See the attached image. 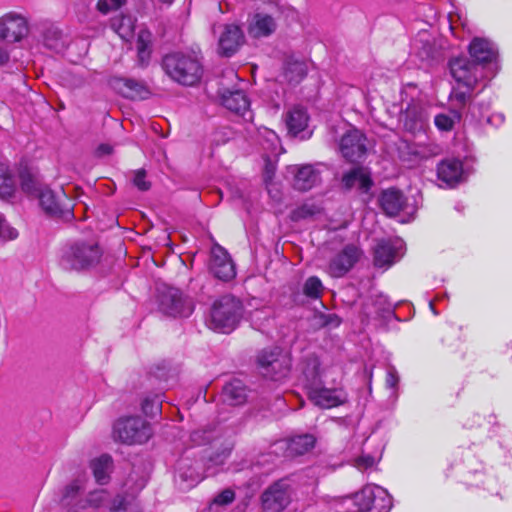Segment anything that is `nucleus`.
Wrapping results in <instances>:
<instances>
[{
  "label": "nucleus",
  "instance_id": "1",
  "mask_svg": "<svg viewBox=\"0 0 512 512\" xmlns=\"http://www.w3.org/2000/svg\"><path fill=\"white\" fill-rule=\"evenodd\" d=\"M162 67L175 82L193 86L203 75V66L194 53L173 52L163 57Z\"/></svg>",
  "mask_w": 512,
  "mask_h": 512
},
{
  "label": "nucleus",
  "instance_id": "18",
  "mask_svg": "<svg viewBox=\"0 0 512 512\" xmlns=\"http://www.w3.org/2000/svg\"><path fill=\"white\" fill-rule=\"evenodd\" d=\"M27 33L28 24L23 16L10 12L0 18V40L18 42Z\"/></svg>",
  "mask_w": 512,
  "mask_h": 512
},
{
  "label": "nucleus",
  "instance_id": "30",
  "mask_svg": "<svg viewBox=\"0 0 512 512\" xmlns=\"http://www.w3.org/2000/svg\"><path fill=\"white\" fill-rule=\"evenodd\" d=\"M438 178L445 182L448 188H454L456 184L463 181V164L459 159L443 160L437 169Z\"/></svg>",
  "mask_w": 512,
  "mask_h": 512
},
{
  "label": "nucleus",
  "instance_id": "45",
  "mask_svg": "<svg viewBox=\"0 0 512 512\" xmlns=\"http://www.w3.org/2000/svg\"><path fill=\"white\" fill-rule=\"evenodd\" d=\"M257 141L266 151L275 152L279 145V138L277 134L266 127H261L257 130Z\"/></svg>",
  "mask_w": 512,
  "mask_h": 512
},
{
  "label": "nucleus",
  "instance_id": "49",
  "mask_svg": "<svg viewBox=\"0 0 512 512\" xmlns=\"http://www.w3.org/2000/svg\"><path fill=\"white\" fill-rule=\"evenodd\" d=\"M126 4V0H99L97 9L102 14H107L111 11L117 10Z\"/></svg>",
  "mask_w": 512,
  "mask_h": 512
},
{
  "label": "nucleus",
  "instance_id": "55",
  "mask_svg": "<svg viewBox=\"0 0 512 512\" xmlns=\"http://www.w3.org/2000/svg\"><path fill=\"white\" fill-rule=\"evenodd\" d=\"M322 324L328 327H338L341 324V319L337 314H322Z\"/></svg>",
  "mask_w": 512,
  "mask_h": 512
},
{
  "label": "nucleus",
  "instance_id": "60",
  "mask_svg": "<svg viewBox=\"0 0 512 512\" xmlns=\"http://www.w3.org/2000/svg\"><path fill=\"white\" fill-rule=\"evenodd\" d=\"M3 196V199L10 200L13 199L15 194L9 193V194H1Z\"/></svg>",
  "mask_w": 512,
  "mask_h": 512
},
{
  "label": "nucleus",
  "instance_id": "57",
  "mask_svg": "<svg viewBox=\"0 0 512 512\" xmlns=\"http://www.w3.org/2000/svg\"><path fill=\"white\" fill-rule=\"evenodd\" d=\"M138 61L141 66H146L150 60L151 49H137Z\"/></svg>",
  "mask_w": 512,
  "mask_h": 512
},
{
  "label": "nucleus",
  "instance_id": "21",
  "mask_svg": "<svg viewBox=\"0 0 512 512\" xmlns=\"http://www.w3.org/2000/svg\"><path fill=\"white\" fill-rule=\"evenodd\" d=\"M316 438L312 434H301L275 442L273 452L283 451L285 457H294L309 452L315 446Z\"/></svg>",
  "mask_w": 512,
  "mask_h": 512
},
{
  "label": "nucleus",
  "instance_id": "28",
  "mask_svg": "<svg viewBox=\"0 0 512 512\" xmlns=\"http://www.w3.org/2000/svg\"><path fill=\"white\" fill-rule=\"evenodd\" d=\"M233 447L234 440L232 437H226L215 447L216 451L210 454L202 464L204 472L208 477L215 475L219 471V468L224 465L229 457Z\"/></svg>",
  "mask_w": 512,
  "mask_h": 512
},
{
  "label": "nucleus",
  "instance_id": "61",
  "mask_svg": "<svg viewBox=\"0 0 512 512\" xmlns=\"http://www.w3.org/2000/svg\"><path fill=\"white\" fill-rule=\"evenodd\" d=\"M382 192H391V193H394V192H399L397 189L395 188H389L387 190H383Z\"/></svg>",
  "mask_w": 512,
  "mask_h": 512
},
{
  "label": "nucleus",
  "instance_id": "31",
  "mask_svg": "<svg viewBox=\"0 0 512 512\" xmlns=\"http://www.w3.org/2000/svg\"><path fill=\"white\" fill-rule=\"evenodd\" d=\"M222 400L230 406H239L247 400V389L239 379H233L223 386Z\"/></svg>",
  "mask_w": 512,
  "mask_h": 512
},
{
  "label": "nucleus",
  "instance_id": "62",
  "mask_svg": "<svg viewBox=\"0 0 512 512\" xmlns=\"http://www.w3.org/2000/svg\"><path fill=\"white\" fill-rule=\"evenodd\" d=\"M160 2H163L165 4H171L173 0H159Z\"/></svg>",
  "mask_w": 512,
  "mask_h": 512
},
{
  "label": "nucleus",
  "instance_id": "5",
  "mask_svg": "<svg viewBox=\"0 0 512 512\" xmlns=\"http://www.w3.org/2000/svg\"><path fill=\"white\" fill-rule=\"evenodd\" d=\"M82 490L79 480H74L65 487L62 504L67 512H91L107 501V492L104 489L94 490L85 497L81 494Z\"/></svg>",
  "mask_w": 512,
  "mask_h": 512
},
{
  "label": "nucleus",
  "instance_id": "40",
  "mask_svg": "<svg viewBox=\"0 0 512 512\" xmlns=\"http://www.w3.org/2000/svg\"><path fill=\"white\" fill-rule=\"evenodd\" d=\"M473 91L474 89L465 88V90H462L460 87L453 88L450 93V100L454 105L453 109H459L462 113L468 106V111H470L474 99Z\"/></svg>",
  "mask_w": 512,
  "mask_h": 512
},
{
  "label": "nucleus",
  "instance_id": "4",
  "mask_svg": "<svg viewBox=\"0 0 512 512\" xmlns=\"http://www.w3.org/2000/svg\"><path fill=\"white\" fill-rule=\"evenodd\" d=\"M449 68L453 79L467 89H475L480 81L491 79L496 75V69L481 66L475 60L466 56L451 59Z\"/></svg>",
  "mask_w": 512,
  "mask_h": 512
},
{
  "label": "nucleus",
  "instance_id": "36",
  "mask_svg": "<svg viewBox=\"0 0 512 512\" xmlns=\"http://www.w3.org/2000/svg\"><path fill=\"white\" fill-rule=\"evenodd\" d=\"M307 74V66L304 62L295 60L292 57L287 58L283 65V76L285 80L292 84H298Z\"/></svg>",
  "mask_w": 512,
  "mask_h": 512
},
{
  "label": "nucleus",
  "instance_id": "16",
  "mask_svg": "<svg viewBox=\"0 0 512 512\" xmlns=\"http://www.w3.org/2000/svg\"><path fill=\"white\" fill-rule=\"evenodd\" d=\"M362 251L355 245H346L329 262L328 273L335 278L343 277L358 262Z\"/></svg>",
  "mask_w": 512,
  "mask_h": 512
},
{
  "label": "nucleus",
  "instance_id": "25",
  "mask_svg": "<svg viewBox=\"0 0 512 512\" xmlns=\"http://www.w3.org/2000/svg\"><path fill=\"white\" fill-rule=\"evenodd\" d=\"M109 86L128 99L143 98L148 93L146 85L139 80L125 78L120 76H112L108 80Z\"/></svg>",
  "mask_w": 512,
  "mask_h": 512
},
{
  "label": "nucleus",
  "instance_id": "22",
  "mask_svg": "<svg viewBox=\"0 0 512 512\" xmlns=\"http://www.w3.org/2000/svg\"><path fill=\"white\" fill-rule=\"evenodd\" d=\"M379 204L388 216H396L403 212L406 215H412L416 212L415 197L405 196V194H380Z\"/></svg>",
  "mask_w": 512,
  "mask_h": 512
},
{
  "label": "nucleus",
  "instance_id": "8",
  "mask_svg": "<svg viewBox=\"0 0 512 512\" xmlns=\"http://www.w3.org/2000/svg\"><path fill=\"white\" fill-rule=\"evenodd\" d=\"M152 429L149 423L141 417H127L119 419L113 427L115 440L124 444H143L149 440Z\"/></svg>",
  "mask_w": 512,
  "mask_h": 512
},
{
  "label": "nucleus",
  "instance_id": "58",
  "mask_svg": "<svg viewBox=\"0 0 512 512\" xmlns=\"http://www.w3.org/2000/svg\"><path fill=\"white\" fill-rule=\"evenodd\" d=\"M97 151L99 155H109L112 153V147L108 144H101Z\"/></svg>",
  "mask_w": 512,
  "mask_h": 512
},
{
  "label": "nucleus",
  "instance_id": "7",
  "mask_svg": "<svg viewBox=\"0 0 512 512\" xmlns=\"http://www.w3.org/2000/svg\"><path fill=\"white\" fill-rule=\"evenodd\" d=\"M351 500L356 507L353 512H389L392 507V498L380 486L367 485L356 492Z\"/></svg>",
  "mask_w": 512,
  "mask_h": 512
},
{
  "label": "nucleus",
  "instance_id": "27",
  "mask_svg": "<svg viewBox=\"0 0 512 512\" xmlns=\"http://www.w3.org/2000/svg\"><path fill=\"white\" fill-rule=\"evenodd\" d=\"M310 400L321 408H333L345 402V395L341 390L328 389L322 385H316L309 389Z\"/></svg>",
  "mask_w": 512,
  "mask_h": 512
},
{
  "label": "nucleus",
  "instance_id": "48",
  "mask_svg": "<svg viewBox=\"0 0 512 512\" xmlns=\"http://www.w3.org/2000/svg\"><path fill=\"white\" fill-rule=\"evenodd\" d=\"M323 292V285L320 279L316 276L309 277L303 286V293L312 299H318Z\"/></svg>",
  "mask_w": 512,
  "mask_h": 512
},
{
  "label": "nucleus",
  "instance_id": "26",
  "mask_svg": "<svg viewBox=\"0 0 512 512\" xmlns=\"http://www.w3.org/2000/svg\"><path fill=\"white\" fill-rule=\"evenodd\" d=\"M244 43V34L242 29L235 24H227L219 38V52L221 55L230 57Z\"/></svg>",
  "mask_w": 512,
  "mask_h": 512
},
{
  "label": "nucleus",
  "instance_id": "39",
  "mask_svg": "<svg viewBox=\"0 0 512 512\" xmlns=\"http://www.w3.org/2000/svg\"><path fill=\"white\" fill-rule=\"evenodd\" d=\"M19 178L23 192H46L40 186L38 172L24 166L19 171Z\"/></svg>",
  "mask_w": 512,
  "mask_h": 512
},
{
  "label": "nucleus",
  "instance_id": "47",
  "mask_svg": "<svg viewBox=\"0 0 512 512\" xmlns=\"http://www.w3.org/2000/svg\"><path fill=\"white\" fill-rule=\"evenodd\" d=\"M15 177L9 165L0 163V192H14Z\"/></svg>",
  "mask_w": 512,
  "mask_h": 512
},
{
  "label": "nucleus",
  "instance_id": "29",
  "mask_svg": "<svg viewBox=\"0 0 512 512\" xmlns=\"http://www.w3.org/2000/svg\"><path fill=\"white\" fill-rule=\"evenodd\" d=\"M226 437H232L220 426H207L205 428L194 430L190 434V441L194 446L210 444L217 447Z\"/></svg>",
  "mask_w": 512,
  "mask_h": 512
},
{
  "label": "nucleus",
  "instance_id": "12",
  "mask_svg": "<svg viewBox=\"0 0 512 512\" xmlns=\"http://www.w3.org/2000/svg\"><path fill=\"white\" fill-rule=\"evenodd\" d=\"M160 310L172 317H189L193 312L192 302L176 288H168L159 297Z\"/></svg>",
  "mask_w": 512,
  "mask_h": 512
},
{
  "label": "nucleus",
  "instance_id": "23",
  "mask_svg": "<svg viewBox=\"0 0 512 512\" xmlns=\"http://www.w3.org/2000/svg\"><path fill=\"white\" fill-rule=\"evenodd\" d=\"M470 58L481 66H489L498 70L496 59L497 50L494 44L484 38H474L469 45Z\"/></svg>",
  "mask_w": 512,
  "mask_h": 512
},
{
  "label": "nucleus",
  "instance_id": "19",
  "mask_svg": "<svg viewBox=\"0 0 512 512\" xmlns=\"http://www.w3.org/2000/svg\"><path fill=\"white\" fill-rule=\"evenodd\" d=\"M210 271L221 281L228 282L236 276L235 265L228 252L216 245L211 250Z\"/></svg>",
  "mask_w": 512,
  "mask_h": 512
},
{
  "label": "nucleus",
  "instance_id": "9",
  "mask_svg": "<svg viewBox=\"0 0 512 512\" xmlns=\"http://www.w3.org/2000/svg\"><path fill=\"white\" fill-rule=\"evenodd\" d=\"M293 489L284 479L269 485L260 495L262 512H285L292 502Z\"/></svg>",
  "mask_w": 512,
  "mask_h": 512
},
{
  "label": "nucleus",
  "instance_id": "2",
  "mask_svg": "<svg viewBox=\"0 0 512 512\" xmlns=\"http://www.w3.org/2000/svg\"><path fill=\"white\" fill-rule=\"evenodd\" d=\"M242 314V302L231 294L223 295L210 309L208 326L220 333H230L239 324Z\"/></svg>",
  "mask_w": 512,
  "mask_h": 512
},
{
  "label": "nucleus",
  "instance_id": "11",
  "mask_svg": "<svg viewBox=\"0 0 512 512\" xmlns=\"http://www.w3.org/2000/svg\"><path fill=\"white\" fill-rule=\"evenodd\" d=\"M339 151L346 161L360 162L368 151L366 135L356 128L349 129L340 139Z\"/></svg>",
  "mask_w": 512,
  "mask_h": 512
},
{
  "label": "nucleus",
  "instance_id": "44",
  "mask_svg": "<svg viewBox=\"0 0 512 512\" xmlns=\"http://www.w3.org/2000/svg\"><path fill=\"white\" fill-rule=\"evenodd\" d=\"M462 113L459 109H451L449 114L440 113L435 116L434 124L441 131H451L460 122Z\"/></svg>",
  "mask_w": 512,
  "mask_h": 512
},
{
  "label": "nucleus",
  "instance_id": "38",
  "mask_svg": "<svg viewBox=\"0 0 512 512\" xmlns=\"http://www.w3.org/2000/svg\"><path fill=\"white\" fill-rule=\"evenodd\" d=\"M43 44L50 51L60 53L66 46V40L58 28L49 26L43 32Z\"/></svg>",
  "mask_w": 512,
  "mask_h": 512
},
{
  "label": "nucleus",
  "instance_id": "20",
  "mask_svg": "<svg viewBox=\"0 0 512 512\" xmlns=\"http://www.w3.org/2000/svg\"><path fill=\"white\" fill-rule=\"evenodd\" d=\"M220 100L227 110L242 117L245 121H252L250 101L242 90L223 89L220 92Z\"/></svg>",
  "mask_w": 512,
  "mask_h": 512
},
{
  "label": "nucleus",
  "instance_id": "53",
  "mask_svg": "<svg viewBox=\"0 0 512 512\" xmlns=\"http://www.w3.org/2000/svg\"><path fill=\"white\" fill-rule=\"evenodd\" d=\"M152 45V34L148 30H140L137 41L136 48L137 49H151Z\"/></svg>",
  "mask_w": 512,
  "mask_h": 512
},
{
  "label": "nucleus",
  "instance_id": "46",
  "mask_svg": "<svg viewBox=\"0 0 512 512\" xmlns=\"http://www.w3.org/2000/svg\"><path fill=\"white\" fill-rule=\"evenodd\" d=\"M142 411L149 417H155L161 412L162 398L161 395L155 394L153 396H147L141 403Z\"/></svg>",
  "mask_w": 512,
  "mask_h": 512
},
{
  "label": "nucleus",
  "instance_id": "41",
  "mask_svg": "<svg viewBox=\"0 0 512 512\" xmlns=\"http://www.w3.org/2000/svg\"><path fill=\"white\" fill-rule=\"evenodd\" d=\"M406 131L415 133L423 128L422 115L416 107H408L401 115Z\"/></svg>",
  "mask_w": 512,
  "mask_h": 512
},
{
  "label": "nucleus",
  "instance_id": "35",
  "mask_svg": "<svg viewBox=\"0 0 512 512\" xmlns=\"http://www.w3.org/2000/svg\"><path fill=\"white\" fill-rule=\"evenodd\" d=\"M179 477L190 486L201 482L205 477H208L204 472V468L197 461L193 466L187 464V460L182 459L178 464Z\"/></svg>",
  "mask_w": 512,
  "mask_h": 512
},
{
  "label": "nucleus",
  "instance_id": "56",
  "mask_svg": "<svg viewBox=\"0 0 512 512\" xmlns=\"http://www.w3.org/2000/svg\"><path fill=\"white\" fill-rule=\"evenodd\" d=\"M374 459L371 456H362L356 459V467L358 469H367L372 467Z\"/></svg>",
  "mask_w": 512,
  "mask_h": 512
},
{
  "label": "nucleus",
  "instance_id": "6",
  "mask_svg": "<svg viewBox=\"0 0 512 512\" xmlns=\"http://www.w3.org/2000/svg\"><path fill=\"white\" fill-rule=\"evenodd\" d=\"M257 364L265 378L280 381L289 375L292 360L288 352L279 347H273L259 352Z\"/></svg>",
  "mask_w": 512,
  "mask_h": 512
},
{
  "label": "nucleus",
  "instance_id": "13",
  "mask_svg": "<svg viewBox=\"0 0 512 512\" xmlns=\"http://www.w3.org/2000/svg\"><path fill=\"white\" fill-rule=\"evenodd\" d=\"M405 244L399 238L382 239L373 249V263L378 268H389L404 254Z\"/></svg>",
  "mask_w": 512,
  "mask_h": 512
},
{
  "label": "nucleus",
  "instance_id": "54",
  "mask_svg": "<svg viewBox=\"0 0 512 512\" xmlns=\"http://www.w3.org/2000/svg\"><path fill=\"white\" fill-rule=\"evenodd\" d=\"M399 383V375L394 367H390L386 375V385L391 389H396Z\"/></svg>",
  "mask_w": 512,
  "mask_h": 512
},
{
  "label": "nucleus",
  "instance_id": "17",
  "mask_svg": "<svg viewBox=\"0 0 512 512\" xmlns=\"http://www.w3.org/2000/svg\"><path fill=\"white\" fill-rule=\"evenodd\" d=\"M134 478L130 475L129 479L125 483V486L130 491V493H126L124 495H117L112 503L110 508L111 512H141V507L138 500L135 497V494L140 492L147 484V479L145 477H140L135 480V485H130V482L133 481Z\"/></svg>",
  "mask_w": 512,
  "mask_h": 512
},
{
  "label": "nucleus",
  "instance_id": "14",
  "mask_svg": "<svg viewBox=\"0 0 512 512\" xmlns=\"http://www.w3.org/2000/svg\"><path fill=\"white\" fill-rule=\"evenodd\" d=\"M42 210L50 217L69 218L73 216L74 199L69 194H34Z\"/></svg>",
  "mask_w": 512,
  "mask_h": 512
},
{
  "label": "nucleus",
  "instance_id": "24",
  "mask_svg": "<svg viewBox=\"0 0 512 512\" xmlns=\"http://www.w3.org/2000/svg\"><path fill=\"white\" fill-rule=\"evenodd\" d=\"M342 187L351 190L358 189L363 192H368L374 182L372 179L371 171L365 166H356L343 173L341 177Z\"/></svg>",
  "mask_w": 512,
  "mask_h": 512
},
{
  "label": "nucleus",
  "instance_id": "33",
  "mask_svg": "<svg viewBox=\"0 0 512 512\" xmlns=\"http://www.w3.org/2000/svg\"><path fill=\"white\" fill-rule=\"evenodd\" d=\"M302 372L306 380V387L308 389L316 385H322L323 382L321 380V362L316 355L311 354L304 358Z\"/></svg>",
  "mask_w": 512,
  "mask_h": 512
},
{
  "label": "nucleus",
  "instance_id": "42",
  "mask_svg": "<svg viewBox=\"0 0 512 512\" xmlns=\"http://www.w3.org/2000/svg\"><path fill=\"white\" fill-rule=\"evenodd\" d=\"M111 28L124 40L134 34V21L130 16H118L111 19Z\"/></svg>",
  "mask_w": 512,
  "mask_h": 512
},
{
  "label": "nucleus",
  "instance_id": "52",
  "mask_svg": "<svg viewBox=\"0 0 512 512\" xmlns=\"http://www.w3.org/2000/svg\"><path fill=\"white\" fill-rule=\"evenodd\" d=\"M235 499V492L232 489H224L219 494H217L213 499V504L219 506H225L232 503Z\"/></svg>",
  "mask_w": 512,
  "mask_h": 512
},
{
  "label": "nucleus",
  "instance_id": "43",
  "mask_svg": "<svg viewBox=\"0 0 512 512\" xmlns=\"http://www.w3.org/2000/svg\"><path fill=\"white\" fill-rule=\"evenodd\" d=\"M322 211L323 208L318 204L304 203L291 211L290 219L294 222L311 219L321 214Z\"/></svg>",
  "mask_w": 512,
  "mask_h": 512
},
{
  "label": "nucleus",
  "instance_id": "50",
  "mask_svg": "<svg viewBox=\"0 0 512 512\" xmlns=\"http://www.w3.org/2000/svg\"><path fill=\"white\" fill-rule=\"evenodd\" d=\"M132 181L134 186L141 191L150 189V182L146 180V171L144 169L134 171L132 173Z\"/></svg>",
  "mask_w": 512,
  "mask_h": 512
},
{
  "label": "nucleus",
  "instance_id": "34",
  "mask_svg": "<svg viewBox=\"0 0 512 512\" xmlns=\"http://www.w3.org/2000/svg\"><path fill=\"white\" fill-rule=\"evenodd\" d=\"M112 466V457L107 454H103L90 462V467L92 469L94 478L98 484L104 485L108 483V481L110 480Z\"/></svg>",
  "mask_w": 512,
  "mask_h": 512
},
{
  "label": "nucleus",
  "instance_id": "32",
  "mask_svg": "<svg viewBox=\"0 0 512 512\" xmlns=\"http://www.w3.org/2000/svg\"><path fill=\"white\" fill-rule=\"evenodd\" d=\"M284 119L288 132L296 136L307 128L309 116L305 108L294 106L286 113Z\"/></svg>",
  "mask_w": 512,
  "mask_h": 512
},
{
  "label": "nucleus",
  "instance_id": "51",
  "mask_svg": "<svg viewBox=\"0 0 512 512\" xmlns=\"http://www.w3.org/2000/svg\"><path fill=\"white\" fill-rule=\"evenodd\" d=\"M18 237V231L9 226L0 216V239L4 241L14 240Z\"/></svg>",
  "mask_w": 512,
  "mask_h": 512
},
{
  "label": "nucleus",
  "instance_id": "3",
  "mask_svg": "<svg viewBox=\"0 0 512 512\" xmlns=\"http://www.w3.org/2000/svg\"><path fill=\"white\" fill-rule=\"evenodd\" d=\"M101 254L96 243L74 242L62 248L59 263L65 270H86L99 262Z\"/></svg>",
  "mask_w": 512,
  "mask_h": 512
},
{
  "label": "nucleus",
  "instance_id": "59",
  "mask_svg": "<svg viewBox=\"0 0 512 512\" xmlns=\"http://www.w3.org/2000/svg\"><path fill=\"white\" fill-rule=\"evenodd\" d=\"M9 61V54L8 52L0 47V66L6 64Z\"/></svg>",
  "mask_w": 512,
  "mask_h": 512
},
{
  "label": "nucleus",
  "instance_id": "15",
  "mask_svg": "<svg viewBox=\"0 0 512 512\" xmlns=\"http://www.w3.org/2000/svg\"><path fill=\"white\" fill-rule=\"evenodd\" d=\"M291 177L294 189L306 192L321 183V173L313 165H290L286 167V177Z\"/></svg>",
  "mask_w": 512,
  "mask_h": 512
},
{
  "label": "nucleus",
  "instance_id": "10",
  "mask_svg": "<svg viewBox=\"0 0 512 512\" xmlns=\"http://www.w3.org/2000/svg\"><path fill=\"white\" fill-rule=\"evenodd\" d=\"M279 14V6L274 2L267 3L262 9L258 8L249 21V35L255 39L271 36L277 29L276 17Z\"/></svg>",
  "mask_w": 512,
  "mask_h": 512
},
{
  "label": "nucleus",
  "instance_id": "37",
  "mask_svg": "<svg viewBox=\"0 0 512 512\" xmlns=\"http://www.w3.org/2000/svg\"><path fill=\"white\" fill-rule=\"evenodd\" d=\"M263 167L261 171L262 182L265 186L267 192H270L271 188H274L277 184L276 182V172L278 166L277 156L270 157L268 155H263Z\"/></svg>",
  "mask_w": 512,
  "mask_h": 512
}]
</instances>
